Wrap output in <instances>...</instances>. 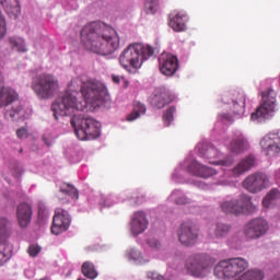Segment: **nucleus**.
Here are the masks:
<instances>
[{"label": "nucleus", "mask_w": 280, "mask_h": 280, "mask_svg": "<svg viewBox=\"0 0 280 280\" xmlns=\"http://www.w3.org/2000/svg\"><path fill=\"white\" fill-rule=\"evenodd\" d=\"M188 172H190V174L194 176H198L199 178H211V176H215V174H218L215 168L202 165L198 163V161H192L188 165Z\"/></svg>", "instance_id": "f3484780"}, {"label": "nucleus", "mask_w": 280, "mask_h": 280, "mask_svg": "<svg viewBox=\"0 0 280 280\" xmlns=\"http://www.w3.org/2000/svg\"><path fill=\"white\" fill-rule=\"evenodd\" d=\"M19 224L22 229H27L32 222V206L30 203H20L16 209Z\"/></svg>", "instance_id": "6ab92c4d"}, {"label": "nucleus", "mask_w": 280, "mask_h": 280, "mask_svg": "<svg viewBox=\"0 0 280 280\" xmlns=\"http://www.w3.org/2000/svg\"><path fill=\"white\" fill-rule=\"evenodd\" d=\"M148 244L151 248H161V242L156 238H150Z\"/></svg>", "instance_id": "58836bf2"}, {"label": "nucleus", "mask_w": 280, "mask_h": 280, "mask_svg": "<svg viewBox=\"0 0 280 280\" xmlns=\"http://www.w3.org/2000/svg\"><path fill=\"white\" fill-rule=\"evenodd\" d=\"M275 113H277V92L268 90L262 92V104L252 113V120L264 121V119H270Z\"/></svg>", "instance_id": "0eeeda50"}, {"label": "nucleus", "mask_w": 280, "mask_h": 280, "mask_svg": "<svg viewBox=\"0 0 280 280\" xmlns=\"http://www.w3.org/2000/svg\"><path fill=\"white\" fill-rule=\"evenodd\" d=\"M244 150H248V141L244 139V136H237L230 143V151L232 154H241Z\"/></svg>", "instance_id": "b1692460"}, {"label": "nucleus", "mask_w": 280, "mask_h": 280, "mask_svg": "<svg viewBox=\"0 0 280 280\" xmlns=\"http://www.w3.org/2000/svg\"><path fill=\"white\" fill-rule=\"evenodd\" d=\"M248 268V261L244 258H229L221 260L214 268V275L218 279H235Z\"/></svg>", "instance_id": "423d86ee"}, {"label": "nucleus", "mask_w": 280, "mask_h": 280, "mask_svg": "<svg viewBox=\"0 0 280 280\" xmlns=\"http://www.w3.org/2000/svg\"><path fill=\"white\" fill-rule=\"evenodd\" d=\"M119 34L113 26L103 22H91L81 31V43L93 54L110 56L119 49Z\"/></svg>", "instance_id": "f03ea898"}, {"label": "nucleus", "mask_w": 280, "mask_h": 280, "mask_svg": "<svg viewBox=\"0 0 280 280\" xmlns=\"http://www.w3.org/2000/svg\"><path fill=\"white\" fill-rule=\"evenodd\" d=\"M44 142L46 143V145H48V148L51 145V142H49V140H47V138H44Z\"/></svg>", "instance_id": "c03bdc74"}, {"label": "nucleus", "mask_w": 280, "mask_h": 280, "mask_svg": "<svg viewBox=\"0 0 280 280\" xmlns=\"http://www.w3.org/2000/svg\"><path fill=\"white\" fill-rule=\"evenodd\" d=\"M159 69L163 75L172 78L178 71V57L170 52H163L159 57Z\"/></svg>", "instance_id": "4468645a"}, {"label": "nucleus", "mask_w": 280, "mask_h": 280, "mask_svg": "<svg viewBox=\"0 0 280 280\" xmlns=\"http://www.w3.org/2000/svg\"><path fill=\"white\" fill-rule=\"evenodd\" d=\"M12 234V224L7 218L0 217V266H3L11 257L8 249V240Z\"/></svg>", "instance_id": "1a4fd4ad"}, {"label": "nucleus", "mask_w": 280, "mask_h": 280, "mask_svg": "<svg viewBox=\"0 0 280 280\" xmlns=\"http://www.w3.org/2000/svg\"><path fill=\"white\" fill-rule=\"evenodd\" d=\"M260 147L267 156L280 154V135L270 132L260 140Z\"/></svg>", "instance_id": "2eb2a0df"}, {"label": "nucleus", "mask_w": 280, "mask_h": 280, "mask_svg": "<svg viewBox=\"0 0 280 280\" xmlns=\"http://www.w3.org/2000/svg\"><path fill=\"white\" fill-rule=\"evenodd\" d=\"M220 207L226 215H242V213H250L254 209L253 201L247 195H242L238 199L223 201Z\"/></svg>", "instance_id": "6e6552de"}, {"label": "nucleus", "mask_w": 280, "mask_h": 280, "mask_svg": "<svg viewBox=\"0 0 280 280\" xmlns=\"http://www.w3.org/2000/svg\"><path fill=\"white\" fill-rule=\"evenodd\" d=\"M16 137L18 139H25V137H27V129L25 127L18 129Z\"/></svg>", "instance_id": "4c0bfd02"}, {"label": "nucleus", "mask_w": 280, "mask_h": 280, "mask_svg": "<svg viewBox=\"0 0 280 280\" xmlns=\"http://www.w3.org/2000/svg\"><path fill=\"white\" fill-rule=\"evenodd\" d=\"M7 117H9V119H12V121L21 119L23 117V106H13L11 109L7 112Z\"/></svg>", "instance_id": "2f4dec72"}, {"label": "nucleus", "mask_w": 280, "mask_h": 280, "mask_svg": "<svg viewBox=\"0 0 280 280\" xmlns=\"http://www.w3.org/2000/svg\"><path fill=\"white\" fill-rule=\"evenodd\" d=\"M154 56L152 46H143V44H130L119 56V65L125 71L132 72V69H141L143 60H148Z\"/></svg>", "instance_id": "7ed1b4c3"}, {"label": "nucleus", "mask_w": 280, "mask_h": 280, "mask_svg": "<svg viewBox=\"0 0 280 280\" xmlns=\"http://www.w3.org/2000/svg\"><path fill=\"white\" fill-rule=\"evenodd\" d=\"M69 226H71V215H69L67 210L57 208L52 218V235H60V233H65V231L69 230Z\"/></svg>", "instance_id": "ddd939ff"}, {"label": "nucleus", "mask_w": 280, "mask_h": 280, "mask_svg": "<svg viewBox=\"0 0 280 280\" xmlns=\"http://www.w3.org/2000/svg\"><path fill=\"white\" fill-rule=\"evenodd\" d=\"M81 93L83 98L78 100L75 95L66 92L51 104V110L55 119L58 117H69L70 124L74 128L75 136L80 141H93L101 135L102 124L94 118L85 117L84 109L86 104L98 106L106 95V86L104 83L90 80L82 83Z\"/></svg>", "instance_id": "f257e3e1"}, {"label": "nucleus", "mask_w": 280, "mask_h": 280, "mask_svg": "<svg viewBox=\"0 0 280 280\" xmlns=\"http://www.w3.org/2000/svg\"><path fill=\"white\" fill-rule=\"evenodd\" d=\"M0 4L4 8L10 19H19V15L21 14L19 0H0Z\"/></svg>", "instance_id": "412c9836"}, {"label": "nucleus", "mask_w": 280, "mask_h": 280, "mask_svg": "<svg viewBox=\"0 0 280 280\" xmlns=\"http://www.w3.org/2000/svg\"><path fill=\"white\" fill-rule=\"evenodd\" d=\"M168 25L174 32H185L187 30V14L185 13H172L170 15Z\"/></svg>", "instance_id": "aec40b11"}, {"label": "nucleus", "mask_w": 280, "mask_h": 280, "mask_svg": "<svg viewBox=\"0 0 280 280\" xmlns=\"http://www.w3.org/2000/svg\"><path fill=\"white\" fill-rule=\"evenodd\" d=\"M214 264L215 259L207 254H192L187 257L185 269L191 277L202 278L209 275V270Z\"/></svg>", "instance_id": "39448f33"}, {"label": "nucleus", "mask_w": 280, "mask_h": 280, "mask_svg": "<svg viewBox=\"0 0 280 280\" xmlns=\"http://www.w3.org/2000/svg\"><path fill=\"white\" fill-rule=\"evenodd\" d=\"M255 166V156L249 155L241 160V162L233 168L234 176H242Z\"/></svg>", "instance_id": "5701e85b"}, {"label": "nucleus", "mask_w": 280, "mask_h": 280, "mask_svg": "<svg viewBox=\"0 0 280 280\" xmlns=\"http://www.w3.org/2000/svg\"><path fill=\"white\" fill-rule=\"evenodd\" d=\"M31 89H33L38 100H51L58 93L60 83L52 74L42 73L33 80Z\"/></svg>", "instance_id": "20e7f679"}, {"label": "nucleus", "mask_w": 280, "mask_h": 280, "mask_svg": "<svg viewBox=\"0 0 280 280\" xmlns=\"http://www.w3.org/2000/svg\"><path fill=\"white\" fill-rule=\"evenodd\" d=\"M145 106L140 103V102H136L133 104V110L127 115V121H135V119H139V117H141V115H145Z\"/></svg>", "instance_id": "bb28decb"}, {"label": "nucleus", "mask_w": 280, "mask_h": 280, "mask_svg": "<svg viewBox=\"0 0 280 280\" xmlns=\"http://www.w3.org/2000/svg\"><path fill=\"white\" fill-rule=\"evenodd\" d=\"M40 250H43V247H40L38 244H32L27 248L30 257H38Z\"/></svg>", "instance_id": "f704fd0d"}, {"label": "nucleus", "mask_w": 280, "mask_h": 280, "mask_svg": "<svg viewBox=\"0 0 280 280\" xmlns=\"http://www.w3.org/2000/svg\"><path fill=\"white\" fill-rule=\"evenodd\" d=\"M59 191L60 194H65V196H69L70 198H72V200H78V198H80V192L78 191V188L71 184L63 183L60 186Z\"/></svg>", "instance_id": "c85d7f7f"}, {"label": "nucleus", "mask_w": 280, "mask_h": 280, "mask_svg": "<svg viewBox=\"0 0 280 280\" xmlns=\"http://www.w3.org/2000/svg\"><path fill=\"white\" fill-rule=\"evenodd\" d=\"M176 205H187L189 203V199L185 196H182L175 200Z\"/></svg>", "instance_id": "ea45409f"}, {"label": "nucleus", "mask_w": 280, "mask_h": 280, "mask_svg": "<svg viewBox=\"0 0 280 280\" xmlns=\"http://www.w3.org/2000/svg\"><path fill=\"white\" fill-rule=\"evenodd\" d=\"M246 106V96L244 93H236V100L233 101V114L244 115V108Z\"/></svg>", "instance_id": "a878e982"}, {"label": "nucleus", "mask_w": 280, "mask_h": 280, "mask_svg": "<svg viewBox=\"0 0 280 280\" xmlns=\"http://www.w3.org/2000/svg\"><path fill=\"white\" fill-rule=\"evenodd\" d=\"M199 149L200 155L203 156V159H208L209 161H211V159H218L220 155V152L213 145H203L201 148L199 147Z\"/></svg>", "instance_id": "c756f323"}, {"label": "nucleus", "mask_w": 280, "mask_h": 280, "mask_svg": "<svg viewBox=\"0 0 280 280\" xmlns=\"http://www.w3.org/2000/svg\"><path fill=\"white\" fill-rule=\"evenodd\" d=\"M81 272L86 277V279H97V269H95V265L91 261L83 262L81 267Z\"/></svg>", "instance_id": "cd10ccee"}, {"label": "nucleus", "mask_w": 280, "mask_h": 280, "mask_svg": "<svg viewBox=\"0 0 280 280\" xmlns=\"http://www.w3.org/2000/svg\"><path fill=\"white\" fill-rule=\"evenodd\" d=\"M270 178L265 173H254L243 180V187L249 194H259L262 189L268 188Z\"/></svg>", "instance_id": "9d476101"}, {"label": "nucleus", "mask_w": 280, "mask_h": 280, "mask_svg": "<svg viewBox=\"0 0 280 280\" xmlns=\"http://www.w3.org/2000/svg\"><path fill=\"white\" fill-rule=\"evenodd\" d=\"M148 217L143 211H137L131 219L132 235H141L148 229Z\"/></svg>", "instance_id": "a211bd4d"}, {"label": "nucleus", "mask_w": 280, "mask_h": 280, "mask_svg": "<svg viewBox=\"0 0 280 280\" xmlns=\"http://www.w3.org/2000/svg\"><path fill=\"white\" fill-rule=\"evenodd\" d=\"M8 45L12 51L18 54L27 52V46L25 45V38L19 35H12L8 37Z\"/></svg>", "instance_id": "4be33fe9"}, {"label": "nucleus", "mask_w": 280, "mask_h": 280, "mask_svg": "<svg viewBox=\"0 0 280 280\" xmlns=\"http://www.w3.org/2000/svg\"><path fill=\"white\" fill-rule=\"evenodd\" d=\"M8 34L5 18L3 16V13H1L0 10V39L3 38Z\"/></svg>", "instance_id": "c9c22d12"}, {"label": "nucleus", "mask_w": 280, "mask_h": 280, "mask_svg": "<svg viewBox=\"0 0 280 280\" xmlns=\"http://www.w3.org/2000/svg\"><path fill=\"white\" fill-rule=\"evenodd\" d=\"M156 1L158 0H145L144 10L147 14H154V12H156Z\"/></svg>", "instance_id": "72a5a7b5"}, {"label": "nucleus", "mask_w": 280, "mask_h": 280, "mask_svg": "<svg viewBox=\"0 0 280 280\" xmlns=\"http://www.w3.org/2000/svg\"><path fill=\"white\" fill-rule=\"evenodd\" d=\"M210 165H222L223 167H229L231 165H233V160L229 159V160H221V161H209Z\"/></svg>", "instance_id": "e433bc0d"}, {"label": "nucleus", "mask_w": 280, "mask_h": 280, "mask_svg": "<svg viewBox=\"0 0 280 280\" xmlns=\"http://www.w3.org/2000/svg\"><path fill=\"white\" fill-rule=\"evenodd\" d=\"M280 192L278 189L270 190L266 197L262 199V206L268 209L271 207V205L275 203V200H279Z\"/></svg>", "instance_id": "7c9ffc66"}, {"label": "nucleus", "mask_w": 280, "mask_h": 280, "mask_svg": "<svg viewBox=\"0 0 280 280\" xmlns=\"http://www.w3.org/2000/svg\"><path fill=\"white\" fill-rule=\"evenodd\" d=\"M231 233V226L228 223H217L213 234L210 235V240H222Z\"/></svg>", "instance_id": "393cba45"}, {"label": "nucleus", "mask_w": 280, "mask_h": 280, "mask_svg": "<svg viewBox=\"0 0 280 280\" xmlns=\"http://www.w3.org/2000/svg\"><path fill=\"white\" fill-rule=\"evenodd\" d=\"M153 280H167V279H165V277L163 276H156L153 278Z\"/></svg>", "instance_id": "37998d69"}, {"label": "nucleus", "mask_w": 280, "mask_h": 280, "mask_svg": "<svg viewBox=\"0 0 280 280\" xmlns=\"http://www.w3.org/2000/svg\"><path fill=\"white\" fill-rule=\"evenodd\" d=\"M268 232V221L264 218H256L245 225L244 235L247 240H259Z\"/></svg>", "instance_id": "9b49d317"}, {"label": "nucleus", "mask_w": 280, "mask_h": 280, "mask_svg": "<svg viewBox=\"0 0 280 280\" xmlns=\"http://www.w3.org/2000/svg\"><path fill=\"white\" fill-rule=\"evenodd\" d=\"M112 80L115 84H119V82H121V79L118 75H115V74L112 75Z\"/></svg>", "instance_id": "79ce46f5"}, {"label": "nucleus", "mask_w": 280, "mask_h": 280, "mask_svg": "<svg viewBox=\"0 0 280 280\" xmlns=\"http://www.w3.org/2000/svg\"><path fill=\"white\" fill-rule=\"evenodd\" d=\"M20 153H23V149L20 150Z\"/></svg>", "instance_id": "a18cd8bd"}, {"label": "nucleus", "mask_w": 280, "mask_h": 280, "mask_svg": "<svg viewBox=\"0 0 280 280\" xmlns=\"http://www.w3.org/2000/svg\"><path fill=\"white\" fill-rule=\"evenodd\" d=\"M174 113H176V106L168 107L163 114V121L165 126H171L174 121Z\"/></svg>", "instance_id": "473e14b6"}, {"label": "nucleus", "mask_w": 280, "mask_h": 280, "mask_svg": "<svg viewBox=\"0 0 280 280\" xmlns=\"http://www.w3.org/2000/svg\"><path fill=\"white\" fill-rule=\"evenodd\" d=\"M221 119H225V121H233V116L231 114H220Z\"/></svg>", "instance_id": "a19ab883"}, {"label": "nucleus", "mask_w": 280, "mask_h": 280, "mask_svg": "<svg viewBox=\"0 0 280 280\" xmlns=\"http://www.w3.org/2000/svg\"><path fill=\"white\" fill-rule=\"evenodd\" d=\"M177 235L183 246H194L198 242V229L191 222L182 223Z\"/></svg>", "instance_id": "f8f14e48"}, {"label": "nucleus", "mask_w": 280, "mask_h": 280, "mask_svg": "<svg viewBox=\"0 0 280 280\" xmlns=\"http://www.w3.org/2000/svg\"><path fill=\"white\" fill-rule=\"evenodd\" d=\"M174 102V95L167 91L165 88H156L150 97V104L153 108H165L167 104Z\"/></svg>", "instance_id": "dca6fc26"}]
</instances>
